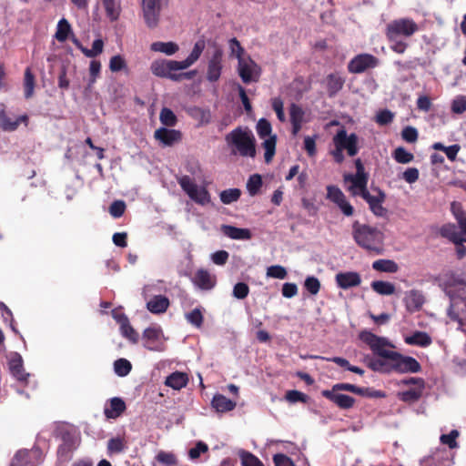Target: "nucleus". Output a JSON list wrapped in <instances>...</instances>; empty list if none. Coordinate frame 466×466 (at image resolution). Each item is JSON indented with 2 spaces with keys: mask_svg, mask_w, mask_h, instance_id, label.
Here are the masks:
<instances>
[{
  "mask_svg": "<svg viewBox=\"0 0 466 466\" xmlns=\"http://www.w3.org/2000/svg\"><path fill=\"white\" fill-rule=\"evenodd\" d=\"M404 341L408 345L425 348L431 344L432 339L431 336L424 331H415L412 335L405 337Z\"/></svg>",
  "mask_w": 466,
  "mask_h": 466,
  "instance_id": "7c9ffc66",
  "label": "nucleus"
},
{
  "mask_svg": "<svg viewBox=\"0 0 466 466\" xmlns=\"http://www.w3.org/2000/svg\"><path fill=\"white\" fill-rule=\"evenodd\" d=\"M71 33V25L68 23V21L66 18H62L58 24L56 32L55 35L56 39L58 42H65L69 34Z\"/></svg>",
  "mask_w": 466,
  "mask_h": 466,
  "instance_id": "ea45409f",
  "label": "nucleus"
},
{
  "mask_svg": "<svg viewBox=\"0 0 466 466\" xmlns=\"http://www.w3.org/2000/svg\"><path fill=\"white\" fill-rule=\"evenodd\" d=\"M127 409L125 401L118 397H114L109 400V408H105L104 413L107 419L118 418Z\"/></svg>",
  "mask_w": 466,
  "mask_h": 466,
  "instance_id": "b1692460",
  "label": "nucleus"
},
{
  "mask_svg": "<svg viewBox=\"0 0 466 466\" xmlns=\"http://www.w3.org/2000/svg\"><path fill=\"white\" fill-rule=\"evenodd\" d=\"M120 330L123 337L127 339L132 343H137L139 339L138 333L130 325L129 321H127L122 327H120Z\"/></svg>",
  "mask_w": 466,
  "mask_h": 466,
  "instance_id": "5fc2aeb1",
  "label": "nucleus"
},
{
  "mask_svg": "<svg viewBox=\"0 0 466 466\" xmlns=\"http://www.w3.org/2000/svg\"><path fill=\"white\" fill-rule=\"evenodd\" d=\"M249 293V287L245 282H238L233 288V296L238 299H244Z\"/></svg>",
  "mask_w": 466,
  "mask_h": 466,
  "instance_id": "0e129e2a",
  "label": "nucleus"
},
{
  "mask_svg": "<svg viewBox=\"0 0 466 466\" xmlns=\"http://www.w3.org/2000/svg\"><path fill=\"white\" fill-rule=\"evenodd\" d=\"M196 286L203 290H209L216 286L217 279L215 275H211L207 269H198L193 279Z\"/></svg>",
  "mask_w": 466,
  "mask_h": 466,
  "instance_id": "412c9836",
  "label": "nucleus"
},
{
  "mask_svg": "<svg viewBox=\"0 0 466 466\" xmlns=\"http://www.w3.org/2000/svg\"><path fill=\"white\" fill-rule=\"evenodd\" d=\"M456 284L463 285L464 282L462 279L455 278L454 276H451L445 281H443L442 285L443 289L446 295L451 299V304L447 309V315L452 321H456L460 326L463 325L462 319L461 318V312L459 309V304L463 303V299L459 294L457 295L453 289V286Z\"/></svg>",
  "mask_w": 466,
  "mask_h": 466,
  "instance_id": "0eeeda50",
  "label": "nucleus"
},
{
  "mask_svg": "<svg viewBox=\"0 0 466 466\" xmlns=\"http://www.w3.org/2000/svg\"><path fill=\"white\" fill-rule=\"evenodd\" d=\"M10 466H35V465L32 461L29 451L20 450L15 454V456L12 459V461L10 463Z\"/></svg>",
  "mask_w": 466,
  "mask_h": 466,
  "instance_id": "e433bc0d",
  "label": "nucleus"
},
{
  "mask_svg": "<svg viewBox=\"0 0 466 466\" xmlns=\"http://www.w3.org/2000/svg\"><path fill=\"white\" fill-rule=\"evenodd\" d=\"M8 367L11 374L20 381H27L29 373L25 372L24 369V361L22 356L17 352H13L10 355Z\"/></svg>",
  "mask_w": 466,
  "mask_h": 466,
  "instance_id": "6ab92c4d",
  "label": "nucleus"
},
{
  "mask_svg": "<svg viewBox=\"0 0 466 466\" xmlns=\"http://www.w3.org/2000/svg\"><path fill=\"white\" fill-rule=\"evenodd\" d=\"M327 198L335 203L345 216L350 217L353 215V207L347 200L341 189L337 186L329 185L327 187Z\"/></svg>",
  "mask_w": 466,
  "mask_h": 466,
  "instance_id": "4468645a",
  "label": "nucleus"
},
{
  "mask_svg": "<svg viewBox=\"0 0 466 466\" xmlns=\"http://www.w3.org/2000/svg\"><path fill=\"white\" fill-rule=\"evenodd\" d=\"M102 3L106 10V16L111 21L117 20L121 13L120 0H102Z\"/></svg>",
  "mask_w": 466,
  "mask_h": 466,
  "instance_id": "473e14b6",
  "label": "nucleus"
},
{
  "mask_svg": "<svg viewBox=\"0 0 466 466\" xmlns=\"http://www.w3.org/2000/svg\"><path fill=\"white\" fill-rule=\"evenodd\" d=\"M460 436V432L457 430H452L448 434H441L440 437L441 443L447 445L450 449H456L459 447L457 438Z\"/></svg>",
  "mask_w": 466,
  "mask_h": 466,
  "instance_id": "de8ad7c7",
  "label": "nucleus"
},
{
  "mask_svg": "<svg viewBox=\"0 0 466 466\" xmlns=\"http://www.w3.org/2000/svg\"><path fill=\"white\" fill-rule=\"evenodd\" d=\"M211 405L218 412H228L235 409L236 402L222 394H216L212 399Z\"/></svg>",
  "mask_w": 466,
  "mask_h": 466,
  "instance_id": "cd10ccee",
  "label": "nucleus"
},
{
  "mask_svg": "<svg viewBox=\"0 0 466 466\" xmlns=\"http://www.w3.org/2000/svg\"><path fill=\"white\" fill-rule=\"evenodd\" d=\"M156 460L159 463L167 465V466H173V465H176L177 462L175 454H173L171 452L163 451H159L157 454Z\"/></svg>",
  "mask_w": 466,
  "mask_h": 466,
  "instance_id": "680f3d73",
  "label": "nucleus"
},
{
  "mask_svg": "<svg viewBox=\"0 0 466 466\" xmlns=\"http://www.w3.org/2000/svg\"><path fill=\"white\" fill-rule=\"evenodd\" d=\"M223 51L217 47L208 62L207 79L209 82H217L223 68Z\"/></svg>",
  "mask_w": 466,
  "mask_h": 466,
  "instance_id": "dca6fc26",
  "label": "nucleus"
},
{
  "mask_svg": "<svg viewBox=\"0 0 466 466\" xmlns=\"http://www.w3.org/2000/svg\"><path fill=\"white\" fill-rule=\"evenodd\" d=\"M361 341L369 345L372 352L381 358H387L390 364V373H417L421 370L420 362L410 356L387 350L386 347L395 348L386 338L379 337L369 330H362L359 334Z\"/></svg>",
  "mask_w": 466,
  "mask_h": 466,
  "instance_id": "f257e3e1",
  "label": "nucleus"
},
{
  "mask_svg": "<svg viewBox=\"0 0 466 466\" xmlns=\"http://www.w3.org/2000/svg\"><path fill=\"white\" fill-rule=\"evenodd\" d=\"M335 389L345 390L346 391L369 398H384L386 396L385 392L382 390H374L372 388H361L350 383H337L335 384Z\"/></svg>",
  "mask_w": 466,
  "mask_h": 466,
  "instance_id": "a211bd4d",
  "label": "nucleus"
},
{
  "mask_svg": "<svg viewBox=\"0 0 466 466\" xmlns=\"http://www.w3.org/2000/svg\"><path fill=\"white\" fill-rule=\"evenodd\" d=\"M169 307V299L163 295L154 296L147 303V309L153 314H161L167 311Z\"/></svg>",
  "mask_w": 466,
  "mask_h": 466,
  "instance_id": "393cba45",
  "label": "nucleus"
},
{
  "mask_svg": "<svg viewBox=\"0 0 466 466\" xmlns=\"http://www.w3.org/2000/svg\"><path fill=\"white\" fill-rule=\"evenodd\" d=\"M186 318L189 323L199 328L203 323V315L199 309H194L186 315Z\"/></svg>",
  "mask_w": 466,
  "mask_h": 466,
  "instance_id": "338daca9",
  "label": "nucleus"
},
{
  "mask_svg": "<svg viewBox=\"0 0 466 466\" xmlns=\"http://www.w3.org/2000/svg\"><path fill=\"white\" fill-rule=\"evenodd\" d=\"M132 370V365L127 359H118L114 362V370L119 377H125Z\"/></svg>",
  "mask_w": 466,
  "mask_h": 466,
  "instance_id": "c03bdc74",
  "label": "nucleus"
},
{
  "mask_svg": "<svg viewBox=\"0 0 466 466\" xmlns=\"http://www.w3.org/2000/svg\"><path fill=\"white\" fill-rule=\"evenodd\" d=\"M451 112L454 114H462L466 112V96H456L451 106Z\"/></svg>",
  "mask_w": 466,
  "mask_h": 466,
  "instance_id": "13d9d810",
  "label": "nucleus"
},
{
  "mask_svg": "<svg viewBox=\"0 0 466 466\" xmlns=\"http://www.w3.org/2000/svg\"><path fill=\"white\" fill-rule=\"evenodd\" d=\"M277 136H269L264 138L262 147L265 149L264 159L267 164L270 163L276 153Z\"/></svg>",
  "mask_w": 466,
  "mask_h": 466,
  "instance_id": "f704fd0d",
  "label": "nucleus"
},
{
  "mask_svg": "<svg viewBox=\"0 0 466 466\" xmlns=\"http://www.w3.org/2000/svg\"><path fill=\"white\" fill-rule=\"evenodd\" d=\"M346 391L345 390L335 389V384L331 390H324L321 391V395L336 404L341 410H349L355 404V399L350 395L339 393L338 391Z\"/></svg>",
  "mask_w": 466,
  "mask_h": 466,
  "instance_id": "2eb2a0df",
  "label": "nucleus"
},
{
  "mask_svg": "<svg viewBox=\"0 0 466 466\" xmlns=\"http://www.w3.org/2000/svg\"><path fill=\"white\" fill-rule=\"evenodd\" d=\"M285 399L291 402H302L307 403L309 400V396L301 391H299L297 390H288L285 395Z\"/></svg>",
  "mask_w": 466,
  "mask_h": 466,
  "instance_id": "4d7b16f0",
  "label": "nucleus"
},
{
  "mask_svg": "<svg viewBox=\"0 0 466 466\" xmlns=\"http://www.w3.org/2000/svg\"><path fill=\"white\" fill-rule=\"evenodd\" d=\"M178 184L181 188L188 195L193 192V188H195L198 185L193 181V179L189 176H182L178 178Z\"/></svg>",
  "mask_w": 466,
  "mask_h": 466,
  "instance_id": "774afa93",
  "label": "nucleus"
},
{
  "mask_svg": "<svg viewBox=\"0 0 466 466\" xmlns=\"http://www.w3.org/2000/svg\"><path fill=\"white\" fill-rule=\"evenodd\" d=\"M325 81L329 97L335 96L343 88L345 84V78L338 72L329 74Z\"/></svg>",
  "mask_w": 466,
  "mask_h": 466,
  "instance_id": "5701e85b",
  "label": "nucleus"
},
{
  "mask_svg": "<svg viewBox=\"0 0 466 466\" xmlns=\"http://www.w3.org/2000/svg\"><path fill=\"white\" fill-rule=\"evenodd\" d=\"M221 230L227 237L232 239L248 240L250 239L252 237L249 229L239 228L230 225H223L221 227Z\"/></svg>",
  "mask_w": 466,
  "mask_h": 466,
  "instance_id": "bb28decb",
  "label": "nucleus"
},
{
  "mask_svg": "<svg viewBox=\"0 0 466 466\" xmlns=\"http://www.w3.org/2000/svg\"><path fill=\"white\" fill-rule=\"evenodd\" d=\"M257 133L261 139L269 137L271 135L272 127L271 124L266 118H260L257 123Z\"/></svg>",
  "mask_w": 466,
  "mask_h": 466,
  "instance_id": "3c124183",
  "label": "nucleus"
},
{
  "mask_svg": "<svg viewBox=\"0 0 466 466\" xmlns=\"http://www.w3.org/2000/svg\"><path fill=\"white\" fill-rule=\"evenodd\" d=\"M62 443L57 448V459L61 462L71 460L74 451L78 446L79 440L75 433L68 431H63L61 434Z\"/></svg>",
  "mask_w": 466,
  "mask_h": 466,
  "instance_id": "9b49d317",
  "label": "nucleus"
},
{
  "mask_svg": "<svg viewBox=\"0 0 466 466\" xmlns=\"http://www.w3.org/2000/svg\"><path fill=\"white\" fill-rule=\"evenodd\" d=\"M335 280L337 286L342 289L357 287L361 283L360 275L354 271L339 272L336 275Z\"/></svg>",
  "mask_w": 466,
  "mask_h": 466,
  "instance_id": "aec40b11",
  "label": "nucleus"
},
{
  "mask_svg": "<svg viewBox=\"0 0 466 466\" xmlns=\"http://www.w3.org/2000/svg\"><path fill=\"white\" fill-rule=\"evenodd\" d=\"M109 68L112 72H118L126 69V60L120 55L114 56L110 58Z\"/></svg>",
  "mask_w": 466,
  "mask_h": 466,
  "instance_id": "69168bd1",
  "label": "nucleus"
},
{
  "mask_svg": "<svg viewBox=\"0 0 466 466\" xmlns=\"http://www.w3.org/2000/svg\"><path fill=\"white\" fill-rule=\"evenodd\" d=\"M370 286L380 295H391L395 292V286L388 281L375 280L371 282Z\"/></svg>",
  "mask_w": 466,
  "mask_h": 466,
  "instance_id": "58836bf2",
  "label": "nucleus"
},
{
  "mask_svg": "<svg viewBox=\"0 0 466 466\" xmlns=\"http://www.w3.org/2000/svg\"><path fill=\"white\" fill-rule=\"evenodd\" d=\"M239 457L242 466H264L262 461L249 451H240Z\"/></svg>",
  "mask_w": 466,
  "mask_h": 466,
  "instance_id": "49530a36",
  "label": "nucleus"
},
{
  "mask_svg": "<svg viewBox=\"0 0 466 466\" xmlns=\"http://www.w3.org/2000/svg\"><path fill=\"white\" fill-rule=\"evenodd\" d=\"M193 192L189 193L187 196L194 200L196 203L204 205L208 201L209 196L207 189L204 187L199 188L198 186L192 189Z\"/></svg>",
  "mask_w": 466,
  "mask_h": 466,
  "instance_id": "8fccbe9b",
  "label": "nucleus"
},
{
  "mask_svg": "<svg viewBox=\"0 0 466 466\" xmlns=\"http://www.w3.org/2000/svg\"><path fill=\"white\" fill-rule=\"evenodd\" d=\"M288 273L284 267L280 265H273L268 268L267 276L274 279H284Z\"/></svg>",
  "mask_w": 466,
  "mask_h": 466,
  "instance_id": "e2e57ef3",
  "label": "nucleus"
},
{
  "mask_svg": "<svg viewBox=\"0 0 466 466\" xmlns=\"http://www.w3.org/2000/svg\"><path fill=\"white\" fill-rule=\"evenodd\" d=\"M126 208L125 201L115 200L109 207V213L114 218H118L124 215Z\"/></svg>",
  "mask_w": 466,
  "mask_h": 466,
  "instance_id": "bf43d9fd",
  "label": "nucleus"
},
{
  "mask_svg": "<svg viewBox=\"0 0 466 466\" xmlns=\"http://www.w3.org/2000/svg\"><path fill=\"white\" fill-rule=\"evenodd\" d=\"M24 90H25V97L26 99L33 96L34 90H35V76L32 73V70L30 67H26L25 70Z\"/></svg>",
  "mask_w": 466,
  "mask_h": 466,
  "instance_id": "4c0bfd02",
  "label": "nucleus"
},
{
  "mask_svg": "<svg viewBox=\"0 0 466 466\" xmlns=\"http://www.w3.org/2000/svg\"><path fill=\"white\" fill-rule=\"evenodd\" d=\"M380 65V59L368 53L355 56L348 64V71L351 74H361Z\"/></svg>",
  "mask_w": 466,
  "mask_h": 466,
  "instance_id": "9d476101",
  "label": "nucleus"
},
{
  "mask_svg": "<svg viewBox=\"0 0 466 466\" xmlns=\"http://www.w3.org/2000/svg\"><path fill=\"white\" fill-rule=\"evenodd\" d=\"M262 187V177L259 174L251 175L247 183V188L250 196H255L258 193Z\"/></svg>",
  "mask_w": 466,
  "mask_h": 466,
  "instance_id": "09e8293b",
  "label": "nucleus"
},
{
  "mask_svg": "<svg viewBox=\"0 0 466 466\" xmlns=\"http://www.w3.org/2000/svg\"><path fill=\"white\" fill-rule=\"evenodd\" d=\"M419 30L418 25L410 18L395 19L386 26V36L389 41H394L400 37H410Z\"/></svg>",
  "mask_w": 466,
  "mask_h": 466,
  "instance_id": "6e6552de",
  "label": "nucleus"
},
{
  "mask_svg": "<svg viewBox=\"0 0 466 466\" xmlns=\"http://www.w3.org/2000/svg\"><path fill=\"white\" fill-rule=\"evenodd\" d=\"M305 289L311 294L317 295L320 289V281L314 276H309L305 279Z\"/></svg>",
  "mask_w": 466,
  "mask_h": 466,
  "instance_id": "052dcab7",
  "label": "nucleus"
},
{
  "mask_svg": "<svg viewBox=\"0 0 466 466\" xmlns=\"http://www.w3.org/2000/svg\"><path fill=\"white\" fill-rule=\"evenodd\" d=\"M150 49L154 52H159L166 54L167 56H172L176 54L179 47L175 42H154L150 46Z\"/></svg>",
  "mask_w": 466,
  "mask_h": 466,
  "instance_id": "72a5a7b5",
  "label": "nucleus"
},
{
  "mask_svg": "<svg viewBox=\"0 0 466 466\" xmlns=\"http://www.w3.org/2000/svg\"><path fill=\"white\" fill-rule=\"evenodd\" d=\"M389 359L381 358H369L367 359V366L373 371L380 372V373H390V364Z\"/></svg>",
  "mask_w": 466,
  "mask_h": 466,
  "instance_id": "2f4dec72",
  "label": "nucleus"
},
{
  "mask_svg": "<svg viewBox=\"0 0 466 466\" xmlns=\"http://www.w3.org/2000/svg\"><path fill=\"white\" fill-rule=\"evenodd\" d=\"M184 70L180 61L167 60V59H156L150 65L151 73L161 78L170 79L175 82H181L183 80H190L196 76V71L177 73V71Z\"/></svg>",
  "mask_w": 466,
  "mask_h": 466,
  "instance_id": "39448f33",
  "label": "nucleus"
},
{
  "mask_svg": "<svg viewBox=\"0 0 466 466\" xmlns=\"http://www.w3.org/2000/svg\"><path fill=\"white\" fill-rule=\"evenodd\" d=\"M188 383V376L185 372L175 371L166 378L165 385L179 390Z\"/></svg>",
  "mask_w": 466,
  "mask_h": 466,
  "instance_id": "a878e982",
  "label": "nucleus"
},
{
  "mask_svg": "<svg viewBox=\"0 0 466 466\" xmlns=\"http://www.w3.org/2000/svg\"><path fill=\"white\" fill-rule=\"evenodd\" d=\"M154 137L164 147H172L181 141L182 134L179 130L159 127L155 131Z\"/></svg>",
  "mask_w": 466,
  "mask_h": 466,
  "instance_id": "f3484780",
  "label": "nucleus"
},
{
  "mask_svg": "<svg viewBox=\"0 0 466 466\" xmlns=\"http://www.w3.org/2000/svg\"><path fill=\"white\" fill-rule=\"evenodd\" d=\"M352 238L356 244L370 254H383L385 235L376 227L355 221L352 224Z\"/></svg>",
  "mask_w": 466,
  "mask_h": 466,
  "instance_id": "7ed1b4c3",
  "label": "nucleus"
},
{
  "mask_svg": "<svg viewBox=\"0 0 466 466\" xmlns=\"http://www.w3.org/2000/svg\"><path fill=\"white\" fill-rule=\"evenodd\" d=\"M228 45L230 49V55L236 56L238 61L245 57V49L242 47L240 42L236 37L231 38L228 41Z\"/></svg>",
  "mask_w": 466,
  "mask_h": 466,
  "instance_id": "864d4df0",
  "label": "nucleus"
},
{
  "mask_svg": "<svg viewBox=\"0 0 466 466\" xmlns=\"http://www.w3.org/2000/svg\"><path fill=\"white\" fill-rule=\"evenodd\" d=\"M126 447V441L124 438L121 437L111 438L107 441V452L110 455L121 453Z\"/></svg>",
  "mask_w": 466,
  "mask_h": 466,
  "instance_id": "79ce46f5",
  "label": "nucleus"
},
{
  "mask_svg": "<svg viewBox=\"0 0 466 466\" xmlns=\"http://www.w3.org/2000/svg\"><path fill=\"white\" fill-rule=\"evenodd\" d=\"M241 191L238 188H228L220 192V201L225 205H229L239 199Z\"/></svg>",
  "mask_w": 466,
  "mask_h": 466,
  "instance_id": "a19ab883",
  "label": "nucleus"
},
{
  "mask_svg": "<svg viewBox=\"0 0 466 466\" xmlns=\"http://www.w3.org/2000/svg\"><path fill=\"white\" fill-rule=\"evenodd\" d=\"M225 140L230 147L232 155L243 157H255L256 140L248 127H238L226 135Z\"/></svg>",
  "mask_w": 466,
  "mask_h": 466,
  "instance_id": "20e7f679",
  "label": "nucleus"
},
{
  "mask_svg": "<svg viewBox=\"0 0 466 466\" xmlns=\"http://www.w3.org/2000/svg\"><path fill=\"white\" fill-rule=\"evenodd\" d=\"M394 159L400 164H407L413 160V154L408 152L404 147H399L394 150Z\"/></svg>",
  "mask_w": 466,
  "mask_h": 466,
  "instance_id": "603ef678",
  "label": "nucleus"
},
{
  "mask_svg": "<svg viewBox=\"0 0 466 466\" xmlns=\"http://www.w3.org/2000/svg\"><path fill=\"white\" fill-rule=\"evenodd\" d=\"M425 302L424 296L419 290L412 289L407 296V305L412 306L415 309H420Z\"/></svg>",
  "mask_w": 466,
  "mask_h": 466,
  "instance_id": "37998d69",
  "label": "nucleus"
},
{
  "mask_svg": "<svg viewBox=\"0 0 466 466\" xmlns=\"http://www.w3.org/2000/svg\"><path fill=\"white\" fill-rule=\"evenodd\" d=\"M206 47V43L204 39L198 40L189 54V56L183 61H180L181 65L183 66L184 69L188 68L191 66L194 63H196L198 58L200 57L201 54L203 53L204 49Z\"/></svg>",
  "mask_w": 466,
  "mask_h": 466,
  "instance_id": "c85d7f7f",
  "label": "nucleus"
},
{
  "mask_svg": "<svg viewBox=\"0 0 466 466\" xmlns=\"http://www.w3.org/2000/svg\"><path fill=\"white\" fill-rule=\"evenodd\" d=\"M163 332L160 328H147L142 335L143 346L151 351H163L165 345L162 341Z\"/></svg>",
  "mask_w": 466,
  "mask_h": 466,
  "instance_id": "ddd939ff",
  "label": "nucleus"
},
{
  "mask_svg": "<svg viewBox=\"0 0 466 466\" xmlns=\"http://www.w3.org/2000/svg\"><path fill=\"white\" fill-rule=\"evenodd\" d=\"M441 235L451 240L455 245H461L463 242H466V238L461 237L454 224H446L442 226L441 228Z\"/></svg>",
  "mask_w": 466,
  "mask_h": 466,
  "instance_id": "c756f323",
  "label": "nucleus"
},
{
  "mask_svg": "<svg viewBox=\"0 0 466 466\" xmlns=\"http://www.w3.org/2000/svg\"><path fill=\"white\" fill-rule=\"evenodd\" d=\"M167 0H142L143 16L147 25L155 28L159 22L162 5Z\"/></svg>",
  "mask_w": 466,
  "mask_h": 466,
  "instance_id": "f8f14e48",
  "label": "nucleus"
},
{
  "mask_svg": "<svg viewBox=\"0 0 466 466\" xmlns=\"http://www.w3.org/2000/svg\"><path fill=\"white\" fill-rule=\"evenodd\" d=\"M238 73L244 84L258 82L261 67L249 56L238 61Z\"/></svg>",
  "mask_w": 466,
  "mask_h": 466,
  "instance_id": "1a4fd4ad",
  "label": "nucleus"
},
{
  "mask_svg": "<svg viewBox=\"0 0 466 466\" xmlns=\"http://www.w3.org/2000/svg\"><path fill=\"white\" fill-rule=\"evenodd\" d=\"M372 268L380 272L395 273L398 271V264L390 259H378L372 263Z\"/></svg>",
  "mask_w": 466,
  "mask_h": 466,
  "instance_id": "c9c22d12",
  "label": "nucleus"
},
{
  "mask_svg": "<svg viewBox=\"0 0 466 466\" xmlns=\"http://www.w3.org/2000/svg\"><path fill=\"white\" fill-rule=\"evenodd\" d=\"M355 174H345L343 176L345 182H350L351 186L348 190L353 196H360L370 207V211L379 218H384L388 214L386 208L382 206L386 199V194L383 190L376 188L377 195H371L368 190L367 185L369 175L365 172L362 161L360 158L355 160Z\"/></svg>",
  "mask_w": 466,
  "mask_h": 466,
  "instance_id": "f03ea898",
  "label": "nucleus"
},
{
  "mask_svg": "<svg viewBox=\"0 0 466 466\" xmlns=\"http://www.w3.org/2000/svg\"><path fill=\"white\" fill-rule=\"evenodd\" d=\"M28 116L26 115L20 116L13 119L7 116L6 112L3 109L0 111V128L4 131L12 132L17 129L20 123L27 124Z\"/></svg>",
  "mask_w": 466,
  "mask_h": 466,
  "instance_id": "4be33fe9",
  "label": "nucleus"
},
{
  "mask_svg": "<svg viewBox=\"0 0 466 466\" xmlns=\"http://www.w3.org/2000/svg\"><path fill=\"white\" fill-rule=\"evenodd\" d=\"M335 148L330 150L334 161L337 164H341L345 157L343 151L346 150L350 157H354L359 152V137L355 133L348 135L347 131L342 128L339 129L332 138Z\"/></svg>",
  "mask_w": 466,
  "mask_h": 466,
  "instance_id": "423d86ee",
  "label": "nucleus"
},
{
  "mask_svg": "<svg viewBox=\"0 0 466 466\" xmlns=\"http://www.w3.org/2000/svg\"><path fill=\"white\" fill-rule=\"evenodd\" d=\"M159 119L162 125L166 127H175L177 123V116L171 109L167 107H163L161 109L159 114Z\"/></svg>",
  "mask_w": 466,
  "mask_h": 466,
  "instance_id": "a18cd8bd",
  "label": "nucleus"
},
{
  "mask_svg": "<svg viewBox=\"0 0 466 466\" xmlns=\"http://www.w3.org/2000/svg\"><path fill=\"white\" fill-rule=\"evenodd\" d=\"M104 42L102 39H96L92 44V48H82V53L86 57H96L103 52Z\"/></svg>",
  "mask_w": 466,
  "mask_h": 466,
  "instance_id": "6e6d98bb",
  "label": "nucleus"
}]
</instances>
